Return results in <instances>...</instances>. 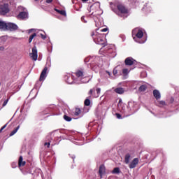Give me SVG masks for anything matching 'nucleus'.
Masks as SVG:
<instances>
[{"mask_svg": "<svg viewBox=\"0 0 179 179\" xmlns=\"http://www.w3.org/2000/svg\"><path fill=\"white\" fill-rule=\"evenodd\" d=\"M36 36H37L36 33H34L32 35H31L29 38V43H31V41H33V38H34Z\"/></svg>", "mask_w": 179, "mask_h": 179, "instance_id": "33", "label": "nucleus"}, {"mask_svg": "<svg viewBox=\"0 0 179 179\" xmlns=\"http://www.w3.org/2000/svg\"><path fill=\"white\" fill-rule=\"evenodd\" d=\"M29 57L32 58L33 61H36L38 58V55L37 52V47L34 46L32 48V52L29 54Z\"/></svg>", "mask_w": 179, "mask_h": 179, "instance_id": "11", "label": "nucleus"}, {"mask_svg": "<svg viewBox=\"0 0 179 179\" xmlns=\"http://www.w3.org/2000/svg\"><path fill=\"white\" fill-rule=\"evenodd\" d=\"M157 101V106L158 107H164V106H166V101Z\"/></svg>", "mask_w": 179, "mask_h": 179, "instance_id": "27", "label": "nucleus"}, {"mask_svg": "<svg viewBox=\"0 0 179 179\" xmlns=\"http://www.w3.org/2000/svg\"><path fill=\"white\" fill-rule=\"evenodd\" d=\"M90 12H91L90 17H92L95 22V26L99 27L96 31H94L91 34L94 43L99 45H103L100 50V54L107 57L108 58H115L117 52L115 50L111 48V46L106 45L107 42L106 41V33L108 29L101 28L104 26V21L101 15H103V10L100 8V3H94L90 8Z\"/></svg>", "mask_w": 179, "mask_h": 179, "instance_id": "1", "label": "nucleus"}, {"mask_svg": "<svg viewBox=\"0 0 179 179\" xmlns=\"http://www.w3.org/2000/svg\"><path fill=\"white\" fill-rule=\"evenodd\" d=\"M127 110L129 111V115L134 114L138 110V104L134 101H129L127 106Z\"/></svg>", "mask_w": 179, "mask_h": 179, "instance_id": "8", "label": "nucleus"}, {"mask_svg": "<svg viewBox=\"0 0 179 179\" xmlns=\"http://www.w3.org/2000/svg\"><path fill=\"white\" fill-rule=\"evenodd\" d=\"M35 1H39V0H35Z\"/></svg>", "mask_w": 179, "mask_h": 179, "instance_id": "55", "label": "nucleus"}, {"mask_svg": "<svg viewBox=\"0 0 179 179\" xmlns=\"http://www.w3.org/2000/svg\"><path fill=\"white\" fill-rule=\"evenodd\" d=\"M32 179H43V171L36 169L32 173Z\"/></svg>", "mask_w": 179, "mask_h": 179, "instance_id": "10", "label": "nucleus"}, {"mask_svg": "<svg viewBox=\"0 0 179 179\" xmlns=\"http://www.w3.org/2000/svg\"><path fill=\"white\" fill-rule=\"evenodd\" d=\"M114 92L117 93V94H124L125 90L122 87H117L114 90Z\"/></svg>", "mask_w": 179, "mask_h": 179, "instance_id": "20", "label": "nucleus"}, {"mask_svg": "<svg viewBox=\"0 0 179 179\" xmlns=\"http://www.w3.org/2000/svg\"><path fill=\"white\" fill-rule=\"evenodd\" d=\"M47 71H48V67L45 66L40 76V82H44V80H45V78H47Z\"/></svg>", "mask_w": 179, "mask_h": 179, "instance_id": "12", "label": "nucleus"}, {"mask_svg": "<svg viewBox=\"0 0 179 179\" xmlns=\"http://www.w3.org/2000/svg\"><path fill=\"white\" fill-rule=\"evenodd\" d=\"M24 120H26V115L24 113H21L18 117L19 124H23V122H24Z\"/></svg>", "mask_w": 179, "mask_h": 179, "instance_id": "19", "label": "nucleus"}, {"mask_svg": "<svg viewBox=\"0 0 179 179\" xmlns=\"http://www.w3.org/2000/svg\"><path fill=\"white\" fill-rule=\"evenodd\" d=\"M34 29H31L29 30V33H31L32 31H34Z\"/></svg>", "mask_w": 179, "mask_h": 179, "instance_id": "48", "label": "nucleus"}, {"mask_svg": "<svg viewBox=\"0 0 179 179\" xmlns=\"http://www.w3.org/2000/svg\"><path fill=\"white\" fill-rule=\"evenodd\" d=\"M6 29H9L11 31L12 30H17L18 27L15 23L8 22V23L6 24Z\"/></svg>", "mask_w": 179, "mask_h": 179, "instance_id": "14", "label": "nucleus"}, {"mask_svg": "<svg viewBox=\"0 0 179 179\" xmlns=\"http://www.w3.org/2000/svg\"><path fill=\"white\" fill-rule=\"evenodd\" d=\"M64 120H65V121H67V122H70V121H72V117H69L66 115H64Z\"/></svg>", "mask_w": 179, "mask_h": 179, "instance_id": "31", "label": "nucleus"}, {"mask_svg": "<svg viewBox=\"0 0 179 179\" xmlns=\"http://www.w3.org/2000/svg\"><path fill=\"white\" fill-rule=\"evenodd\" d=\"M96 94H97L96 97H99L100 96V93L101 92V89L96 88Z\"/></svg>", "mask_w": 179, "mask_h": 179, "instance_id": "37", "label": "nucleus"}, {"mask_svg": "<svg viewBox=\"0 0 179 179\" xmlns=\"http://www.w3.org/2000/svg\"><path fill=\"white\" fill-rule=\"evenodd\" d=\"M124 62L125 65H134V64H135V59H134L132 57H127L126 58Z\"/></svg>", "mask_w": 179, "mask_h": 179, "instance_id": "17", "label": "nucleus"}, {"mask_svg": "<svg viewBox=\"0 0 179 179\" xmlns=\"http://www.w3.org/2000/svg\"><path fill=\"white\" fill-rule=\"evenodd\" d=\"M81 111L80 108H76L75 110L73 112V115L74 117H78V115H79V114H80Z\"/></svg>", "mask_w": 179, "mask_h": 179, "instance_id": "26", "label": "nucleus"}, {"mask_svg": "<svg viewBox=\"0 0 179 179\" xmlns=\"http://www.w3.org/2000/svg\"><path fill=\"white\" fill-rule=\"evenodd\" d=\"M93 92H94V89H91L89 92V94H93Z\"/></svg>", "mask_w": 179, "mask_h": 179, "instance_id": "42", "label": "nucleus"}, {"mask_svg": "<svg viewBox=\"0 0 179 179\" xmlns=\"http://www.w3.org/2000/svg\"><path fill=\"white\" fill-rule=\"evenodd\" d=\"M110 8L115 13L119 16V17H122V19H126L127 16H129L128 13V9L125 8L122 4L120 3V1H115L114 3H110Z\"/></svg>", "mask_w": 179, "mask_h": 179, "instance_id": "3", "label": "nucleus"}, {"mask_svg": "<svg viewBox=\"0 0 179 179\" xmlns=\"http://www.w3.org/2000/svg\"><path fill=\"white\" fill-rule=\"evenodd\" d=\"M52 2V0H46V3H51Z\"/></svg>", "mask_w": 179, "mask_h": 179, "instance_id": "47", "label": "nucleus"}, {"mask_svg": "<svg viewBox=\"0 0 179 179\" xmlns=\"http://www.w3.org/2000/svg\"><path fill=\"white\" fill-rule=\"evenodd\" d=\"M71 158L73 159V160H75V157L72 156Z\"/></svg>", "mask_w": 179, "mask_h": 179, "instance_id": "52", "label": "nucleus"}, {"mask_svg": "<svg viewBox=\"0 0 179 179\" xmlns=\"http://www.w3.org/2000/svg\"><path fill=\"white\" fill-rule=\"evenodd\" d=\"M152 94L157 101L160 100L162 99V94H160V91L157 90H154L152 91Z\"/></svg>", "mask_w": 179, "mask_h": 179, "instance_id": "13", "label": "nucleus"}, {"mask_svg": "<svg viewBox=\"0 0 179 179\" xmlns=\"http://www.w3.org/2000/svg\"><path fill=\"white\" fill-rule=\"evenodd\" d=\"M85 106H90V99H85Z\"/></svg>", "mask_w": 179, "mask_h": 179, "instance_id": "36", "label": "nucleus"}, {"mask_svg": "<svg viewBox=\"0 0 179 179\" xmlns=\"http://www.w3.org/2000/svg\"><path fill=\"white\" fill-rule=\"evenodd\" d=\"M118 73V71L115 69L113 70V75H117Z\"/></svg>", "mask_w": 179, "mask_h": 179, "instance_id": "45", "label": "nucleus"}, {"mask_svg": "<svg viewBox=\"0 0 179 179\" xmlns=\"http://www.w3.org/2000/svg\"><path fill=\"white\" fill-rule=\"evenodd\" d=\"M129 160H131V154H129V153L126 154V155L124 157V163L126 164H129Z\"/></svg>", "mask_w": 179, "mask_h": 179, "instance_id": "24", "label": "nucleus"}, {"mask_svg": "<svg viewBox=\"0 0 179 179\" xmlns=\"http://www.w3.org/2000/svg\"><path fill=\"white\" fill-rule=\"evenodd\" d=\"M5 50V47L0 46V51H3Z\"/></svg>", "mask_w": 179, "mask_h": 179, "instance_id": "44", "label": "nucleus"}, {"mask_svg": "<svg viewBox=\"0 0 179 179\" xmlns=\"http://www.w3.org/2000/svg\"><path fill=\"white\" fill-rule=\"evenodd\" d=\"M7 40H8V38L6 36L0 37V43H1V44H3L4 43H6Z\"/></svg>", "mask_w": 179, "mask_h": 179, "instance_id": "30", "label": "nucleus"}, {"mask_svg": "<svg viewBox=\"0 0 179 179\" xmlns=\"http://www.w3.org/2000/svg\"><path fill=\"white\" fill-rule=\"evenodd\" d=\"M41 38H43V40H45V38H46L45 35H43V34H41Z\"/></svg>", "mask_w": 179, "mask_h": 179, "instance_id": "43", "label": "nucleus"}, {"mask_svg": "<svg viewBox=\"0 0 179 179\" xmlns=\"http://www.w3.org/2000/svg\"><path fill=\"white\" fill-rule=\"evenodd\" d=\"M8 101H9V99H6L3 101L2 107H5L6 104H8Z\"/></svg>", "mask_w": 179, "mask_h": 179, "instance_id": "39", "label": "nucleus"}, {"mask_svg": "<svg viewBox=\"0 0 179 179\" xmlns=\"http://www.w3.org/2000/svg\"><path fill=\"white\" fill-rule=\"evenodd\" d=\"M55 137L52 133L48 134L46 136V141L48 142L44 143V146H48V148H50V146L52 145V146H54L56 145L57 143L54 141Z\"/></svg>", "mask_w": 179, "mask_h": 179, "instance_id": "9", "label": "nucleus"}, {"mask_svg": "<svg viewBox=\"0 0 179 179\" xmlns=\"http://www.w3.org/2000/svg\"><path fill=\"white\" fill-rule=\"evenodd\" d=\"M26 164V162H23V157L20 156L18 160L19 167H22Z\"/></svg>", "mask_w": 179, "mask_h": 179, "instance_id": "22", "label": "nucleus"}, {"mask_svg": "<svg viewBox=\"0 0 179 179\" xmlns=\"http://www.w3.org/2000/svg\"><path fill=\"white\" fill-rule=\"evenodd\" d=\"M83 2H86L87 0H82Z\"/></svg>", "mask_w": 179, "mask_h": 179, "instance_id": "53", "label": "nucleus"}, {"mask_svg": "<svg viewBox=\"0 0 179 179\" xmlns=\"http://www.w3.org/2000/svg\"><path fill=\"white\" fill-rule=\"evenodd\" d=\"M146 6H148V3H145V7L143 9H145V8H146Z\"/></svg>", "mask_w": 179, "mask_h": 179, "instance_id": "51", "label": "nucleus"}, {"mask_svg": "<svg viewBox=\"0 0 179 179\" xmlns=\"http://www.w3.org/2000/svg\"><path fill=\"white\" fill-rule=\"evenodd\" d=\"M129 2H131L133 6H138V5H139V2L138 1V0H129Z\"/></svg>", "mask_w": 179, "mask_h": 179, "instance_id": "29", "label": "nucleus"}, {"mask_svg": "<svg viewBox=\"0 0 179 179\" xmlns=\"http://www.w3.org/2000/svg\"><path fill=\"white\" fill-rule=\"evenodd\" d=\"M105 73H106L107 75H108V76H111V73H110L109 71H105Z\"/></svg>", "mask_w": 179, "mask_h": 179, "instance_id": "46", "label": "nucleus"}, {"mask_svg": "<svg viewBox=\"0 0 179 179\" xmlns=\"http://www.w3.org/2000/svg\"><path fill=\"white\" fill-rule=\"evenodd\" d=\"M132 37L136 41V43H139V44H143L146 41H141V38L143 37V31L138 28H135L132 31Z\"/></svg>", "mask_w": 179, "mask_h": 179, "instance_id": "4", "label": "nucleus"}, {"mask_svg": "<svg viewBox=\"0 0 179 179\" xmlns=\"http://www.w3.org/2000/svg\"><path fill=\"white\" fill-rule=\"evenodd\" d=\"M145 9H146L147 12H150V8H146Z\"/></svg>", "mask_w": 179, "mask_h": 179, "instance_id": "49", "label": "nucleus"}, {"mask_svg": "<svg viewBox=\"0 0 179 179\" xmlns=\"http://www.w3.org/2000/svg\"><path fill=\"white\" fill-rule=\"evenodd\" d=\"M138 163L139 159L138 158L134 159L133 161L129 165V169H135V167H136Z\"/></svg>", "mask_w": 179, "mask_h": 179, "instance_id": "15", "label": "nucleus"}, {"mask_svg": "<svg viewBox=\"0 0 179 179\" xmlns=\"http://www.w3.org/2000/svg\"><path fill=\"white\" fill-rule=\"evenodd\" d=\"M91 68H92V71H94V72L97 73V72H99V71L100 69V66L92 63V64H91Z\"/></svg>", "mask_w": 179, "mask_h": 179, "instance_id": "21", "label": "nucleus"}, {"mask_svg": "<svg viewBox=\"0 0 179 179\" xmlns=\"http://www.w3.org/2000/svg\"><path fill=\"white\" fill-rule=\"evenodd\" d=\"M112 173L113 174H120V168L118 167L115 168Z\"/></svg>", "mask_w": 179, "mask_h": 179, "instance_id": "32", "label": "nucleus"}, {"mask_svg": "<svg viewBox=\"0 0 179 179\" xmlns=\"http://www.w3.org/2000/svg\"><path fill=\"white\" fill-rule=\"evenodd\" d=\"M17 12L19 13L17 16V19H19V20H24V19L29 17L27 10L22 6H18Z\"/></svg>", "mask_w": 179, "mask_h": 179, "instance_id": "5", "label": "nucleus"}, {"mask_svg": "<svg viewBox=\"0 0 179 179\" xmlns=\"http://www.w3.org/2000/svg\"><path fill=\"white\" fill-rule=\"evenodd\" d=\"M131 72V70H129L128 69H122V73L124 75H128Z\"/></svg>", "mask_w": 179, "mask_h": 179, "instance_id": "34", "label": "nucleus"}, {"mask_svg": "<svg viewBox=\"0 0 179 179\" xmlns=\"http://www.w3.org/2000/svg\"><path fill=\"white\" fill-rule=\"evenodd\" d=\"M146 89H147L146 85H144L140 86V87H139L140 92H145V90H146Z\"/></svg>", "mask_w": 179, "mask_h": 179, "instance_id": "35", "label": "nucleus"}, {"mask_svg": "<svg viewBox=\"0 0 179 179\" xmlns=\"http://www.w3.org/2000/svg\"><path fill=\"white\" fill-rule=\"evenodd\" d=\"M8 124H9V122H8L7 124H6L4 126H3V127L1 128L0 132H2V131H3V129L6 128V127L8 126Z\"/></svg>", "mask_w": 179, "mask_h": 179, "instance_id": "38", "label": "nucleus"}, {"mask_svg": "<svg viewBox=\"0 0 179 179\" xmlns=\"http://www.w3.org/2000/svg\"><path fill=\"white\" fill-rule=\"evenodd\" d=\"M55 108H57V106L55 105H50V107L47 108L45 110V114H49V113H52V111H55Z\"/></svg>", "mask_w": 179, "mask_h": 179, "instance_id": "16", "label": "nucleus"}, {"mask_svg": "<svg viewBox=\"0 0 179 179\" xmlns=\"http://www.w3.org/2000/svg\"><path fill=\"white\" fill-rule=\"evenodd\" d=\"M115 116H116V117H117L118 120H121V118H122V117H121V114H120V113H116V114H115Z\"/></svg>", "mask_w": 179, "mask_h": 179, "instance_id": "40", "label": "nucleus"}, {"mask_svg": "<svg viewBox=\"0 0 179 179\" xmlns=\"http://www.w3.org/2000/svg\"><path fill=\"white\" fill-rule=\"evenodd\" d=\"M117 108L122 113V114H124L126 117L129 116V113L128 111V106H127L125 103H122V100L121 99L119 100V103L117 104Z\"/></svg>", "mask_w": 179, "mask_h": 179, "instance_id": "7", "label": "nucleus"}, {"mask_svg": "<svg viewBox=\"0 0 179 179\" xmlns=\"http://www.w3.org/2000/svg\"><path fill=\"white\" fill-rule=\"evenodd\" d=\"M173 101H174V99H173V98H171V103H173Z\"/></svg>", "mask_w": 179, "mask_h": 179, "instance_id": "50", "label": "nucleus"}, {"mask_svg": "<svg viewBox=\"0 0 179 179\" xmlns=\"http://www.w3.org/2000/svg\"><path fill=\"white\" fill-rule=\"evenodd\" d=\"M55 12H57V13H59V15L66 17V11L65 10H59V9L55 8Z\"/></svg>", "mask_w": 179, "mask_h": 179, "instance_id": "23", "label": "nucleus"}, {"mask_svg": "<svg viewBox=\"0 0 179 179\" xmlns=\"http://www.w3.org/2000/svg\"><path fill=\"white\" fill-rule=\"evenodd\" d=\"M81 20H82V22H83V23H87V20H86L85 19V17H81Z\"/></svg>", "mask_w": 179, "mask_h": 179, "instance_id": "41", "label": "nucleus"}, {"mask_svg": "<svg viewBox=\"0 0 179 179\" xmlns=\"http://www.w3.org/2000/svg\"><path fill=\"white\" fill-rule=\"evenodd\" d=\"M99 173L101 178H103V175L106 173V168L104 167V165H101L99 166Z\"/></svg>", "mask_w": 179, "mask_h": 179, "instance_id": "18", "label": "nucleus"}, {"mask_svg": "<svg viewBox=\"0 0 179 179\" xmlns=\"http://www.w3.org/2000/svg\"><path fill=\"white\" fill-rule=\"evenodd\" d=\"M6 24L4 21L0 20V30H3L4 29H6Z\"/></svg>", "mask_w": 179, "mask_h": 179, "instance_id": "25", "label": "nucleus"}, {"mask_svg": "<svg viewBox=\"0 0 179 179\" xmlns=\"http://www.w3.org/2000/svg\"><path fill=\"white\" fill-rule=\"evenodd\" d=\"M49 179H51V178H49Z\"/></svg>", "mask_w": 179, "mask_h": 179, "instance_id": "56", "label": "nucleus"}, {"mask_svg": "<svg viewBox=\"0 0 179 179\" xmlns=\"http://www.w3.org/2000/svg\"><path fill=\"white\" fill-rule=\"evenodd\" d=\"M20 128V125L17 126L13 131H12L10 134V136H13L17 131H19V129Z\"/></svg>", "mask_w": 179, "mask_h": 179, "instance_id": "28", "label": "nucleus"}, {"mask_svg": "<svg viewBox=\"0 0 179 179\" xmlns=\"http://www.w3.org/2000/svg\"><path fill=\"white\" fill-rule=\"evenodd\" d=\"M76 76L77 77L76 79H73V76H66V83H68L69 85H72L73 83H77L78 85L80 83H89V82H90V80L92 79V78L90 77L83 78V71L80 70H78L76 72Z\"/></svg>", "mask_w": 179, "mask_h": 179, "instance_id": "2", "label": "nucleus"}, {"mask_svg": "<svg viewBox=\"0 0 179 179\" xmlns=\"http://www.w3.org/2000/svg\"><path fill=\"white\" fill-rule=\"evenodd\" d=\"M48 66H51V63L50 62V64L48 65Z\"/></svg>", "mask_w": 179, "mask_h": 179, "instance_id": "54", "label": "nucleus"}, {"mask_svg": "<svg viewBox=\"0 0 179 179\" xmlns=\"http://www.w3.org/2000/svg\"><path fill=\"white\" fill-rule=\"evenodd\" d=\"M9 12H10L9 3L5 0L0 2V15H5L6 13H9Z\"/></svg>", "mask_w": 179, "mask_h": 179, "instance_id": "6", "label": "nucleus"}]
</instances>
